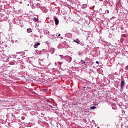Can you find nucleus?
<instances>
[{
  "label": "nucleus",
  "mask_w": 128,
  "mask_h": 128,
  "mask_svg": "<svg viewBox=\"0 0 128 128\" xmlns=\"http://www.w3.org/2000/svg\"><path fill=\"white\" fill-rule=\"evenodd\" d=\"M127 36L128 35L126 34H122L120 40V42H121V44H122V42H124V40H126V38Z\"/></svg>",
  "instance_id": "nucleus-1"
},
{
  "label": "nucleus",
  "mask_w": 128,
  "mask_h": 128,
  "mask_svg": "<svg viewBox=\"0 0 128 128\" xmlns=\"http://www.w3.org/2000/svg\"><path fill=\"white\" fill-rule=\"evenodd\" d=\"M1 60H2V62H8L10 61V58L6 56H4L1 58Z\"/></svg>",
  "instance_id": "nucleus-2"
},
{
  "label": "nucleus",
  "mask_w": 128,
  "mask_h": 128,
  "mask_svg": "<svg viewBox=\"0 0 128 128\" xmlns=\"http://www.w3.org/2000/svg\"><path fill=\"white\" fill-rule=\"evenodd\" d=\"M64 60H67L68 62H70L72 58L71 56H64Z\"/></svg>",
  "instance_id": "nucleus-3"
},
{
  "label": "nucleus",
  "mask_w": 128,
  "mask_h": 128,
  "mask_svg": "<svg viewBox=\"0 0 128 128\" xmlns=\"http://www.w3.org/2000/svg\"><path fill=\"white\" fill-rule=\"evenodd\" d=\"M54 20L55 22V24L56 26H58V23L60 22V21L58 20V19L56 16H54Z\"/></svg>",
  "instance_id": "nucleus-4"
},
{
  "label": "nucleus",
  "mask_w": 128,
  "mask_h": 128,
  "mask_svg": "<svg viewBox=\"0 0 128 128\" xmlns=\"http://www.w3.org/2000/svg\"><path fill=\"white\" fill-rule=\"evenodd\" d=\"M55 66H58L59 68H60L62 66V62H56L54 63Z\"/></svg>",
  "instance_id": "nucleus-5"
},
{
  "label": "nucleus",
  "mask_w": 128,
  "mask_h": 128,
  "mask_svg": "<svg viewBox=\"0 0 128 128\" xmlns=\"http://www.w3.org/2000/svg\"><path fill=\"white\" fill-rule=\"evenodd\" d=\"M124 80L121 81L120 88L121 90H124Z\"/></svg>",
  "instance_id": "nucleus-6"
},
{
  "label": "nucleus",
  "mask_w": 128,
  "mask_h": 128,
  "mask_svg": "<svg viewBox=\"0 0 128 128\" xmlns=\"http://www.w3.org/2000/svg\"><path fill=\"white\" fill-rule=\"evenodd\" d=\"M39 64L40 66H44V60L41 59H39Z\"/></svg>",
  "instance_id": "nucleus-7"
},
{
  "label": "nucleus",
  "mask_w": 128,
  "mask_h": 128,
  "mask_svg": "<svg viewBox=\"0 0 128 128\" xmlns=\"http://www.w3.org/2000/svg\"><path fill=\"white\" fill-rule=\"evenodd\" d=\"M65 36L66 38H72V34L70 33L66 34H65Z\"/></svg>",
  "instance_id": "nucleus-8"
},
{
  "label": "nucleus",
  "mask_w": 128,
  "mask_h": 128,
  "mask_svg": "<svg viewBox=\"0 0 128 128\" xmlns=\"http://www.w3.org/2000/svg\"><path fill=\"white\" fill-rule=\"evenodd\" d=\"M78 56H84V51L79 52Z\"/></svg>",
  "instance_id": "nucleus-9"
},
{
  "label": "nucleus",
  "mask_w": 128,
  "mask_h": 128,
  "mask_svg": "<svg viewBox=\"0 0 128 128\" xmlns=\"http://www.w3.org/2000/svg\"><path fill=\"white\" fill-rule=\"evenodd\" d=\"M40 42H38L36 44L34 45V48H38V46H40Z\"/></svg>",
  "instance_id": "nucleus-10"
},
{
  "label": "nucleus",
  "mask_w": 128,
  "mask_h": 128,
  "mask_svg": "<svg viewBox=\"0 0 128 128\" xmlns=\"http://www.w3.org/2000/svg\"><path fill=\"white\" fill-rule=\"evenodd\" d=\"M75 42L79 44H80V40H78V38H76L75 40Z\"/></svg>",
  "instance_id": "nucleus-11"
},
{
  "label": "nucleus",
  "mask_w": 128,
  "mask_h": 128,
  "mask_svg": "<svg viewBox=\"0 0 128 128\" xmlns=\"http://www.w3.org/2000/svg\"><path fill=\"white\" fill-rule=\"evenodd\" d=\"M18 56V55L14 54V55H11L10 56V58H16Z\"/></svg>",
  "instance_id": "nucleus-12"
},
{
  "label": "nucleus",
  "mask_w": 128,
  "mask_h": 128,
  "mask_svg": "<svg viewBox=\"0 0 128 128\" xmlns=\"http://www.w3.org/2000/svg\"><path fill=\"white\" fill-rule=\"evenodd\" d=\"M9 64H10V65H12V66L14 64V60L9 62Z\"/></svg>",
  "instance_id": "nucleus-13"
},
{
  "label": "nucleus",
  "mask_w": 128,
  "mask_h": 128,
  "mask_svg": "<svg viewBox=\"0 0 128 128\" xmlns=\"http://www.w3.org/2000/svg\"><path fill=\"white\" fill-rule=\"evenodd\" d=\"M48 106L50 110H52V108H54V107L52 105H48Z\"/></svg>",
  "instance_id": "nucleus-14"
},
{
  "label": "nucleus",
  "mask_w": 128,
  "mask_h": 128,
  "mask_svg": "<svg viewBox=\"0 0 128 128\" xmlns=\"http://www.w3.org/2000/svg\"><path fill=\"white\" fill-rule=\"evenodd\" d=\"M86 4H84L82 5V8H86Z\"/></svg>",
  "instance_id": "nucleus-15"
},
{
  "label": "nucleus",
  "mask_w": 128,
  "mask_h": 128,
  "mask_svg": "<svg viewBox=\"0 0 128 128\" xmlns=\"http://www.w3.org/2000/svg\"><path fill=\"white\" fill-rule=\"evenodd\" d=\"M90 110H94L95 108H96V106H92L90 108Z\"/></svg>",
  "instance_id": "nucleus-16"
},
{
  "label": "nucleus",
  "mask_w": 128,
  "mask_h": 128,
  "mask_svg": "<svg viewBox=\"0 0 128 128\" xmlns=\"http://www.w3.org/2000/svg\"><path fill=\"white\" fill-rule=\"evenodd\" d=\"M59 56H60L61 60H62V59L64 60V56H62V55H59Z\"/></svg>",
  "instance_id": "nucleus-17"
},
{
  "label": "nucleus",
  "mask_w": 128,
  "mask_h": 128,
  "mask_svg": "<svg viewBox=\"0 0 128 128\" xmlns=\"http://www.w3.org/2000/svg\"><path fill=\"white\" fill-rule=\"evenodd\" d=\"M27 32L30 33V32H32V29H27Z\"/></svg>",
  "instance_id": "nucleus-18"
},
{
  "label": "nucleus",
  "mask_w": 128,
  "mask_h": 128,
  "mask_svg": "<svg viewBox=\"0 0 128 128\" xmlns=\"http://www.w3.org/2000/svg\"><path fill=\"white\" fill-rule=\"evenodd\" d=\"M82 46H84V44L80 42V44H79Z\"/></svg>",
  "instance_id": "nucleus-19"
},
{
  "label": "nucleus",
  "mask_w": 128,
  "mask_h": 128,
  "mask_svg": "<svg viewBox=\"0 0 128 128\" xmlns=\"http://www.w3.org/2000/svg\"><path fill=\"white\" fill-rule=\"evenodd\" d=\"M31 108H29V107H26V110H30Z\"/></svg>",
  "instance_id": "nucleus-20"
},
{
  "label": "nucleus",
  "mask_w": 128,
  "mask_h": 128,
  "mask_svg": "<svg viewBox=\"0 0 128 128\" xmlns=\"http://www.w3.org/2000/svg\"><path fill=\"white\" fill-rule=\"evenodd\" d=\"M33 20H34V22H38V18H33Z\"/></svg>",
  "instance_id": "nucleus-21"
},
{
  "label": "nucleus",
  "mask_w": 128,
  "mask_h": 128,
  "mask_svg": "<svg viewBox=\"0 0 128 128\" xmlns=\"http://www.w3.org/2000/svg\"><path fill=\"white\" fill-rule=\"evenodd\" d=\"M16 54H19L20 58L22 56V53H20V52H18Z\"/></svg>",
  "instance_id": "nucleus-22"
},
{
  "label": "nucleus",
  "mask_w": 128,
  "mask_h": 128,
  "mask_svg": "<svg viewBox=\"0 0 128 128\" xmlns=\"http://www.w3.org/2000/svg\"><path fill=\"white\" fill-rule=\"evenodd\" d=\"M99 42H100L101 44H104V42H102V38H100V39L99 40Z\"/></svg>",
  "instance_id": "nucleus-23"
},
{
  "label": "nucleus",
  "mask_w": 128,
  "mask_h": 128,
  "mask_svg": "<svg viewBox=\"0 0 128 128\" xmlns=\"http://www.w3.org/2000/svg\"><path fill=\"white\" fill-rule=\"evenodd\" d=\"M43 90L44 92H48V89H44Z\"/></svg>",
  "instance_id": "nucleus-24"
},
{
  "label": "nucleus",
  "mask_w": 128,
  "mask_h": 128,
  "mask_svg": "<svg viewBox=\"0 0 128 128\" xmlns=\"http://www.w3.org/2000/svg\"><path fill=\"white\" fill-rule=\"evenodd\" d=\"M56 37L54 36V35L52 36V38H54V40L56 39Z\"/></svg>",
  "instance_id": "nucleus-25"
},
{
  "label": "nucleus",
  "mask_w": 128,
  "mask_h": 128,
  "mask_svg": "<svg viewBox=\"0 0 128 128\" xmlns=\"http://www.w3.org/2000/svg\"><path fill=\"white\" fill-rule=\"evenodd\" d=\"M54 49H52V52H51V54H54Z\"/></svg>",
  "instance_id": "nucleus-26"
},
{
  "label": "nucleus",
  "mask_w": 128,
  "mask_h": 128,
  "mask_svg": "<svg viewBox=\"0 0 128 128\" xmlns=\"http://www.w3.org/2000/svg\"><path fill=\"white\" fill-rule=\"evenodd\" d=\"M125 69L126 70H128V66H126Z\"/></svg>",
  "instance_id": "nucleus-27"
},
{
  "label": "nucleus",
  "mask_w": 128,
  "mask_h": 128,
  "mask_svg": "<svg viewBox=\"0 0 128 128\" xmlns=\"http://www.w3.org/2000/svg\"><path fill=\"white\" fill-rule=\"evenodd\" d=\"M106 12H108L109 14L110 11L108 10H106Z\"/></svg>",
  "instance_id": "nucleus-28"
},
{
  "label": "nucleus",
  "mask_w": 128,
  "mask_h": 128,
  "mask_svg": "<svg viewBox=\"0 0 128 128\" xmlns=\"http://www.w3.org/2000/svg\"><path fill=\"white\" fill-rule=\"evenodd\" d=\"M46 102H49V104H50V100H47Z\"/></svg>",
  "instance_id": "nucleus-29"
},
{
  "label": "nucleus",
  "mask_w": 128,
  "mask_h": 128,
  "mask_svg": "<svg viewBox=\"0 0 128 128\" xmlns=\"http://www.w3.org/2000/svg\"><path fill=\"white\" fill-rule=\"evenodd\" d=\"M46 34H50V31H48V30H46Z\"/></svg>",
  "instance_id": "nucleus-30"
},
{
  "label": "nucleus",
  "mask_w": 128,
  "mask_h": 128,
  "mask_svg": "<svg viewBox=\"0 0 128 128\" xmlns=\"http://www.w3.org/2000/svg\"><path fill=\"white\" fill-rule=\"evenodd\" d=\"M96 64H100V62H98V61H96Z\"/></svg>",
  "instance_id": "nucleus-31"
},
{
  "label": "nucleus",
  "mask_w": 128,
  "mask_h": 128,
  "mask_svg": "<svg viewBox=\"0 0 128 128\" xmlns=\"http://www.w3.org/2000/svg\"><path fill=\"white\" fill-rule=\"evenodd\" d=\"M88 64V63H87V62H82V64Z\"/></svg>",
  "instance_id": "nucleus-32"
},
{
  "label": "nucleus",
  "mask_w": 128,
  "mask_h": 128,
  "mask_svg": "<svg viewBox=\"0 0 128 128\" xmlns=\"http://www.w3.org/2000/svg\"><path fill=\"white\" fill-rule=\"evenodd\" d=\"M112 108H114V104L112 105Z\"/></svg>",
  "instance_id": "nucleus-33"
},
{
  "label": "nucleus",
  "mask_w": 128,
  "mask_h": 128,
  "mask_svg": "<svg viewBox=\"0 0 128 128\" xmlns=\"http://www.w3.org/2000/svg\"><path fill=\"white\" fill-rule=\"evenodd\" d=\"M121 128H124V126L122 125V124H121Z\"/></svg>",
  "instance_id": "nucleus-34"
},
{
  "label": "nucleus",
  "mask_w": 128,
  "mask_h": 128,
  "mask_svg": "<svg viewBox=\"0 0 128 128\" xmlns=\"http://www.w3.org/2000/svg\"><path fill=\"white\" fill-rule=\"evenodd\" d=\"M15 42H16H16H18V40H16L15 41Z\"/></svg>",
  "instance_id": "nucleus-35"
},
{
  "label": "nucleus",
  "mask_w": 128,
  "mask_h": 128,
  "mask_svg": "<svg viewBox=\"0 0 128 128\" xmlns=\"http://www.w3.org/2000/svg\"><path fill=\"white\" fill-rule=\"evenodd\" d=\"M16 58H17L18 60H20V57H17Z\"/></svg>",
  "instance_id": "nucleus-36"
},
{
  "label": "nucleus",
  "mask_w": 128,
  "mask_h": 128,
  "mask_svg": "<svg viewBox=\"0 0 128 128\" xmlns=\"http://www.w3.org/2000/svg\"><path fill=\"white\" fill-rule=\"evenodd\" d=\"M58 36H60V34H58Z\"/></svg>",
  "instance_id": "nucleus-37"
},
{
  "label": "nucleus",
  "mask_w": 128,
  "mask_h": 128,
  "mask_svg": "<svg viewBox=\"0 0 128 128\" xmlns=\"http://www.w3.org/2000/svg\"><path fill=\"white\" fill-rule=\"evenodd\" d=\"M108 45H109V46H111L112 44H110V43H109Z\"/></svg>",
  "instance_id": "nucleus-38"
},
{
  "label": "nucleus",
  "mask_w": 128,
  "mask_h": 128,
  "mask_svg": "<svg viewBox=\"0 0 128 128\" xmlns=\"http://www.w3.org/2000/svg\"><path fill=\"white\" fill-rule=\"evenodd\" d=\"M74 42H76V40H74Z\"/></svg>",
  "instance_id": "nucleus-39"
},
{
  "label": "nucleus",
  "mask_w": 128,
  "mask_h": 128,
  "mask_svg": "<svg viewBox=\"0 0 128 128\" xmlns=\"http://www.w3.org/2000/svg\"><path fill=\"white\" fill-rule=\"evenodd\" d=\"M52 104V106H54V105Z\"/></svg>",
  "instance_id": "nucleus-40"
},
{
  "label": "nucleus",
  "mask_w": 128,
  "mask_h": 128,
  "mask_svg": "<svg viewBox=\"0 0 128 128\" xmlns=\"http://www.w3.org/2000/svg\"><path fill=\"white\" fill-rule=\"evenodd\" d=\"M80 62H84V60H81Z\"/></svg>",
  "instance_id": "nucleus-41"
},
{
  "label": "nucleus",
  "mask_w": 128,
  "mask_h": 128,
  "mask_svg": "<svg viewBox=\"0 0 128 128\" xmlns=\"http://www.w3.org/2000/svg\"><path fill=\"white\" fill-rule=\"evenodd\" d=\"M126 41H128V39H127V38H126Z\"/></svg>",
  "instance_id": "nucleus-42"
},
{
  "label": "nucleus",
  "mask_w": 128,
  "mask_h": 128,
  "mask_svg": "<svg viewBox=\"0 0 128 128\" xmlns=\"http://www.w3.org/2000/svg\"><path fill=\"white\" fill-rule=\"evenodd\" d=\"M126 128H128V126H126Z\"/></svg>",
  "instance_id": "nucleus-43"
},
{
  "label": "nucleus",
  "mask_w": 128,
  "mask_h": 128,
  "mask_svg": "<svg viewBox=\"0 0 128 128\" xmlns=\"http://www.w3.org/2000/svg\"><path fill=\"white\" fill-rule=\"evenodd\" d=\"M28 6H29V4H28Z\"/></svg>",
  "instance_id": "nucleus-44"
},
{
  "label": "nucleus",
  "mask_w": 128,
  "mask_h": 128,
  "mask_svg": "<svg viewBox=\"0 0 128 128\" xmlns=\"http://www.w3.org/2000/svg\"><path fill=\"white\" fill-rule=\"evenodd\" d=\"M125 16H126V14H125Z\"/></svg>",
  "instance_id": "nucleus-45"
}]
</instances>
